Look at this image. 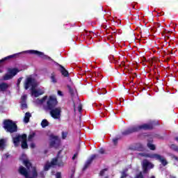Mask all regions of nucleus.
Returning a JSON list of instances; mask_svg holds the SVG:
<instances>
[{
  "label": "nucleus",
  "instance_id": "f03ea898",
  "mask_svg": "<svg viewBox=\"0 0 178 178\" xmlns=\"http://www.w3.org/2000/svg\"><path fill=\"white\" fill-rule=\"evenodd\" d=\"M13 143L15 147H18L20 145V142L22 143V148L26 149L27 148V136L26 134L23 135H17L15 137L13 138Z\"/></svg>",
  "mask_w": 178,
  "mask_h": 178
},
{
  "label": "nucleus",
  "instance_id": "c85d7f7f",
  "mask_svg": "<svg viewBox=\"0 0 178 178\" xmlns=\"http://www.w3.org/2000/svg\"><path fill=\"white\" fill-rule=\"evenodd\" d=\"M56 178H62V175L60 174V172H57L56 174Z\"/></svg>",
  "mask_w": 178,
  "mask_h": 178
},
{
  "label": "nucleus",
  "instance_id": "2f4dec72",
  "mask_svg": "<svg viewBox=\"0 0 178 178\" xmlns=\"http://www.w3.org/2000/svg\"><path fill=\"white\" fill-rule=\"evenodd\" d=\"M127 176V174H126V172H122V176L121 178H124Z\"/></svg>",
  "mask_w": 178,
  "mask_h": 178
},
{
  "label": "nucleus",
  "instance_id": "58836bf2",
  "mask_svg": "<svg viewBox=\"0 0 178 178\" xmlns=\"http://www.w3.org/2000/svg\"><path fill=\"white\" fill-rule=\"evenodd\" d=\"M76 156H77V154H74V156L72 157V159L73 160L76 159Z\"/></svg>",
  "mask_w": 178,
  "mask_h": 178
},
{
  "label": "nucleus",
  "instance_id": "412c9836",
  "mask_svg": "<svg viewBox=\"0 0 178 178\" xmlns=\"http://www.w3.org/2000/svg\"><path fill=\"white\" fill-rule=\"evenodd\" d=\"M35 136V134H34V133L31 134L29 136L28 141H32L33 139L34 138Z\"/></svg>",
  "mask_w": 178,
  "mask_h": 178
},
{
  "label": "nucleus",
  "instance_id": "a211bd4d",
  "mask_svg": "<svg viewBox=\"0 0 178 178\" xmlns=\"http://www.w3.org/2000/svg\"><path fill=\"white\" fill-rule=\"evenodd\" d=\"M49 124V122H48V120H47L46 119L43 120L41 122V126L42 127H47V126H48Z\"/></svg>",
  "mask_w": 178,
  "mask_h": 178
},
{
  "label": "nucleus",
  "instance_id": "0eeeda50",
  "mask_svg": "<svg viewBox=\"0 0 178 178\" xmlns=\"http://www.w3.org/2000/svg\"><path fill=\"white\" fill-rule=\"evenodd\" d=\"M149 129H152V124H143L131 128L127 134L134 133V131H139V130H149Z\"/></svg>",
  "mask_w": 178,
  "mask_h": 178
},
{
  "label": "nucleus",
  "instance_id": "20e7f679",
  "mask_svg": "<svg viewBox=\"0 0 178 178\" xmlns=\"http://www.w3.org/2000/svg\"><path fill=\"white\" fill-rule=\"evenodd\" d=\"M24 87L25 90H29V88H30L31 91H32L33 88L35 87H38V82H37V81H35L33 76H29L26 78L24 83Z\"/></svg>",
  "mask_w": 178,
  "mask_h": 178
},
{
  "label": "nucleus",
  "instance_id": "dca6fc26",
  "mask_svg": "<svg viewBox=\"0 0 178 178\" xmlns=\"http://www.w3.org/2000/svg\"><path fill=\"white\" fill-rule=\"evenodd\" d=\"M6 147V142L5 140H0V149H3Z\"/></svg>",
  "mask_w": 178,
  "mask_h": 178
},
{
  "label": "nucleus",
  "instance_id": "ea45409f",
  "mask_svg": "<svg viewBox=\"0 0 178 178\" xmlns=\"http://www.w3.org/2000/svg\"><path fill=\"white\" fill-rule=\"evenodd\" d=\"M90 164V162H88L86 165H85V169L87 168V165Z\"/></svg>",
  "mask_w": 178,
  "mask_h": 178
},
{
  "label": "nucleus",
  "instance_id": "aec40b11",
  "mask_svg": "<svg viewBox=\"0 0 178 178\" xmlns=\"http://www.w3.org/2000/svg\"><path fill=\"white\" fill-rule=\"evenodd\" d=\"M56 143H58V137H54V139L51 142L50 145L51 147H54V145L56 144Z\"/></svg>",
  "mask_w": 178,
  "mask_h": 178
},
{
  "label": "nucleus",
  "instance_id": "5701e85b",
  "mask_svg": "<svg viewBox=\"0 0 178 178\" xmlns=\"http://www.w3.org/2000/svg\"><path fill=\"white\" fill-rule=\"evenodd\" d=\"M8 158H10V154H9V153H7L2 156V159H8Z\"/></svg>",
  "mask_w": 178,
  "mask_h": 178
},
{
  "label": "nucleus",
  "instance_id": "2eb2a0df",
  "mask_svg": "<svg viewBox=\"0 0 178 178\" xmlns=\"http://www.w3.org/2000/svg\"><path fill=\"white\" fill-rule=\"evenodd\" d=\"M31 118V113H26L25 116L24 118V123H29V122L30 121Z\"/></svg>",
  "mask_w": 178,
  "mask_h": 178
},
{
  "label": "nucleus",
  "instance_id": "4c0bfd02",
  "mask_svg": "<svg viewBox=\"0 0 178 178\" xmlns=\"http://www.w3.org/2000/svg\"><path fill=\"white\" fill-rule=\"evenodd\" d=\"M99 153H100V154H104V149H101L99 150Z\"/></svg>",
  "mask_w": 178,
  "mask_h": 178
},
{
  "label": "nucleus",
  "instance_id": "7ed1b4c3",
  "mask_svg": "<svg viewBox=\"0 0 178 178\" xmlns=\"http://www.w3.org/2000/svg\"><path fill=\"white\" fill-rule=\"evenodd\" d=\"M141 156H145V158H151L152 159H156V161H159L161 163L163 166H166L168 165V161L165 157L161 156L160 154H155V153H150V154H140Z\"/></svg>",
  "mask_w": 178,
  "mask_h": 178
},
{
  "label": "nucleus",
  "instance_id": "4468645a",
  "mask_svg": "<svg viewBox=\"0 0 178 178\" xmlns=\"http://www.w3.org/2000/svg\"><path fill=\"white\" fill-rule=\"evenodd\" d=\"M60 72L65 77L67 76L69 74L67 70H66V69H65V67H63L62 65H60Z\"/></svg>",
  "mask_w": 178,
  "mask_h": 178
},
{
  "label": "nucleus",
  "instance_id": "9d476101",
  "mask_svg": "<svg viewBox=\"0 0 178 178\" xmlns=\"http://www.w3.org/2000/svg\"><path fill=\"white\" fill-rule=\"evenodd\" d=\"M49 111H50V115L53 119H60V113H62V108L60 107H56Z\"/></svg>",
  "mask_w": 178,
  "mask_h": 178
},
{
  "label": "nucleus",
  "instance_id": "e433bc0d",
  "mask_svg": "<svg viewBox=\"0 0 178 178\" xmlns=\"http://www.w3.org/2000/svg\"><path fill=\"white\" fill-rule=\"evenodd\" d=\"M113 141L114 144H116V143H118V139L114 138V139H113Z\"/></svg>",
  "mask_w": 178,
  "mask_h": 178
},
{
  "label": "nucleus",
  "instance_id": "6ab92c4d",
  "mask_svg": "<svg viewBox=\"0 0 178 178\" xmlns=\"http://www.w3.org/2000/svg\"><path fill=\"white\" fill-rule=\"evenodd\" d=\"M147 147H148V148H149V149H152V151H155V149H156L155 145H154L151 143H147Z\"/></svg>",
  "mask_w": 178,
  "mask_h": 178
},
{
  "label": "nucleus",
  "instance_id": "c756f323",
  "mask_svg": "<svg viewBox=\"0 0 178 178\" xmlns=\"http://www.w3.org/2000/svg\"><path fill=\"white\" fill-rule=\"evenodd\" d=\"M172 149H175V151H177L178 148L177 146H175V145H171Z\"/></svg>",
  "mask_w": 178,
  "mask_h": 178
},
{
  "label": "nucleus",
  "instance_id": "393cba45",
  "mask_svg": "<svg viewBox=\"0 0 178 178\" xmlns=\"http://www.w3.org/2000/svg\"><path fill=\"white\" fill-rule=\"evenodd\" d=\"M22 80H23L22 77L17 79V87H19V86H20V83H22Z\"/></svg>",
  "mask_w": 178,
  "mask_h": 178
},
{
  "label": "nucleus",
  "instance_id": "b1692460",
  "mask_svg": "<svg viewBox=\"0 0 178 178\" xmlns=\"http://www.w3.org/2000/svg\"><path fill=\"white\" fill-rule=\"evenodd\" d=\"M142 148H143V145L138 144V145H136V147H135V149H139L140 151H141Z\"/></svg>",
  "mask_w": 178,
  "mask_h": 178
},
{
  "label": "nucleus",
  "instance_id": "423d86ee",
  "mask_svg": "<svg viewBox=\"0 0 178 178\" xmlns=\"http://www.w3.org/2000/svg\"><path fill=\"white\" fill-rule=\"evenodd\" d=\"M58 166H63L65 163L62 161H60V159H59V157L53 159L51 162L48 161L45 163L44 166V170L47 172V170H49L50 168H54L55 165Z\"/></svg>",
  "mask_w": 178,
  "mask_h": 178
},
{
  "label": "nucleus",
  "instance_id": "9b49d317",
  "mask_svg": "<svg viewBox=\"0 0 178 178\" xmlns=\"http://www.w3.org/2000/svg\"><path fill=\"white\" fill-rule=\"evenodd\" d=\"M20 54H30L31 55H35V50L24 51H22V52L19 53L17 54H13V55L8 56L3 58L2 60H1L0 63L3 62L5 60H8V59H10L11 58H15V56H16V55H20Z\"/></svg>",
  "mask_w": 178,
  "mask_h": 178
},
{
  "label": "nucleus",
  "instance_id": "a19ab883",
  "mask_svg": "<svg viewBox=\"0 0 178 178\" xmlns=\"http://www.w3.org/2000/svg\"><path fill=\"white\" fill-rule=\"evenodd\" d=\"M60 154V152L58 153V155Z\"/></svg>",
  "mask_w": 178,
  "mask_h": 178
},
{
  "label": "nucleus",
  "instance_id": "7c9ffc66",
  "mask_svg": "<svg viewBox=\"0 0 178 178\" xmlns=\"http://www.w3.org/2000/svg\"><path fill=\"white\" fill-rule=\"evenodd\" d=\"M62 137L63 138H66V137H67V134L66 132H63Z\"/></svg>",
  "mask_w": 178,
  "mask_h": 178
},
{
  "label": "nucleus",
  "instance_id": "a878e982",
  "mask_svg": "<svg viewBox=\"0 0 178 178\" xmlns=\"http://www.w3.org/2000/svg\"><path fill=\"white\" fill-rule=\"evenodd\" d=\"M27 108V104H26L25 102L22 104V109H26Z\"/></svg>",
  "mask_w": 178,
  "mask_h": 178
},
{
  "label": "nucleus",
  "instance_id": "cd10ccee",
  "mask_svg": "<svg viewBox=\"0 0 178 178\" xmlns=\"http://www.w3.org/2000/svg\"><path fill=\"white\" fill-rule=\"evenodd\" d=\"M26 99H27V95H24L22 97V102H24V101H26Z\"/></svg>",
  "mask_w": 178,
  "mask_h": 178
},
{
  "label": "nucleus",
  "instance_id": "39448f33",
  "mask_svg": "<svg viewBox=\"0 0 178 178\" xmlns=\"http://www.w3.org/2000/svg\"><path fill=\"white\" fill-rule=\"evenodd\" d=\"M3 128L6 131H8V133H15V131H17V126L10 120H6L3 122Z\"/></svg>",
  "mask_w": 178,
  "mask_h": 178
},
{
  "label": "nucleus",
  "instance_id": "f3484780",
  "mask_svg": "<svg viewBox=\"0 0 178 178\" xmlns=\"http://www.w3.org/2000/svg\"><path fill=\"white\" fill-rule=\"evenodd\" d=\"M50 79L51 80V83H53L54 84H56V83H58V79H56L54 74H51Z\"/></svg>",
  "mask_w": 178,
  "mask_h": 178
},
{
  "label": "nucleus",
  "instance_id": "c9c22d12",
  "mask_svg": "<svg viewBox=\"0 0 178 178\" xmlns=\"http://www.w3.org/2000/svg\"><path fill=\"white\" fill-rule=\"evenodd\" d=\"M30 147H31V148H35V144L31 143V144L30 145Z\"/></svg>",
  "mask_w": 178,
  "mask_h": 178
},
{
  "label": "nucleus",
  "instance_id": "6e6552de",
  "mask_svg": "<svg viewBox=\"0 0 178 178\" xmlns=\"http://www.w3.org/2000/svg\"><path fill=\"white\" fill-rule=\"evenodd\" d=\"M21 70H22L17 68H9L6 74L3 77V80H10V79H13Z\"/></svg>",
  "mask_w": 178,
  "mask_h": 178
},
{
  "label": "nucleus",
  "instance_id": "4be33fe9",
  "mask_svg": "<svg viewBox=\"0 0 178 178\" xmlns=\"http://www.w3.org/2000/svg\"><path fill=\"white\" fill-rule=\"evenodd\" d=\"M82 106L81 104H79L77 108L74 107V111H78V112H81Z\"/></svg>",
  "mask_w": 178,
  "mask_h": 178
},
{
  "label": "nucleus",
  "instance_id": "f8f14e48",
  "mask_svg": "<svg viewBox=\"0 0 178 178\" xmlns=\"http://www.w3.org/2000/svg\"><path fill=\"white\" fill-rule=\"evenodd\" d=\"M143 166L144 169V172H147V169H152L154 168V164L147 160H144L143 162Z\"/></svg>",
  "mask_w": 178,
  "mask_h": 178
},
{
  "label": "nucleus",
  "instance_id": "72a5a7b5",
  "mask_svg": "<svg viewBox=\"0 0 178 178\" xmlns=\"http://www.w3.org/2000/svg\"><path fill=\"white\" fill-rule=\"evenodd\" d=\"M58 95H59L60 97H63V94L62 93V91L58 90Z\"/></svg>",
  "mask_w": 178,
  "mask_h": 178
},
{
  "label": "nucleus",
  "instance_id": "ddd939ff",
  "mask_svg": "<svg viewBox=\"0 0 178 178\" xmlns=\"http://www.w3.org/2000/svg\"><path fill=\"white\" fill-rule=\"evenodd\" d=\"M9 88V84L6 83H0V92H3Z\"/></svg>",
  "mask_w": 178,
  "mask_h": 178
},
{
  "label": "nucleus",
  "instance_id": "1a4fd4ad",
  "mask_svg": "<svg viewBox=\"0 0 178 178\" xmlns=\"http://www.w3.org/2000/svg\"><path fill=\"white\" fill-rule=\"evenodd\" d=\"M45 94V88L36 86L31 90L32 97H35V98L44 95Z\"/></svg>",
  "mask_w": 178,
  "mask_h": 178
},
{
  "label": "nucleus",
  "instance_id": "473e14b6",
  "mask_svg": "<svg viewBox=\"0 0 178 178\" xmlns=\"http://www.w3.org/2000/svg\"><path fill=\"white\" fill-rule=\"evenodd\" d=\"M136 178H144V177H143V174H142L141 172H140V173L136 177Z\"/></svg>",
  "mask_w": 178,
  "mask_h": 178
},
{
  "label": "nucleus",
  "instance_id": "f257e3e1",
  "mask_svg": "<svg viewBox=\"0 0 178 178\" xmlns=\"http://www.w3.org/2000/svg\"><path fill=\"white\" fill-rule=\"evenodd\" d=\"M35 104L36 105H42L44 111H49V109H52L54 106L58 105V99H56V96L55 95H51L49 98L48 96H44L42 99H37L35 101Z\"/></svg>",
  "mask_w": 178,
  "mask_h": 178
},
{
  "label": "nucleus",
  "instance_id": "bb28decb",
  "mask_svg": "<svg viewBox=\"0 0 178 178\" xmlns=\"http://www.w3.org/2000/svg\"><path fill=\"white\" fill-rule=\"evenodd\" d=\"M70 178H74V170H72L70 175Z\"/></svg>",
  "mask_w": 178,
  "mask_h": 178
},
{
  "label": "nucleus",
  "instance_id": "f704fd0d",
  "mask_svg": "<svg viewBox=\"0 0 178 178\" xmlns=\"http://www.w3.org/2000/svg\"><path fill=\"white\" fill-rule=\"evenodd\" d=\"M106 172V170H103L100 172V176H104V173Z\"/></svg>",
  "mask_w": 178,
  "mask_h": 178
}]
</instances>
